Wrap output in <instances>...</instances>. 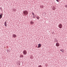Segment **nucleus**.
Segmentation results:
<instances>
[{"label":"nucleus","instance_id":"1","mask_svg":"<svg viewBox=\"0 0 67 67\" xmlns=\"http://www.w3.org/2000/svg\"><path fill=\"white\" fill-rule=\"evenodd\" d=\"M23 13L24 15H27L28 14V12L26 10L23 11Z\"/></svg>","mask_w":67,"mask_h":67},{"label":"nucleus","instance_id":"2","mask_svg":"<svg viewBox=\"0 0 67 67\" xmlns=\"http://www.w3.org/2000/svg\"><path fill=\"white\" fill-rule=\"evenodd\" d=\"M23 55H26L27 54V52L26 50H24L23 51Z\"/></svg>","mask_w":67,"mask_h":67},{"label":"nucleus","instance_id":"3","mask_svg":"<svg viewBox=\"0 0 67 67\" xmlns=\"http://www.w3.org/2000/svg\"><path fill=\"white\" fill-rule=\"evenodd\" d=\"M58 27L60 28V29H62L63 27V25L61 24H59L58 25Z\"/></svg>","mask_w":67,"mask_h":67},{"label":"nucleus","instance_id":"4","mask_svg":"<svg viewBox=\"0 0 67 67\" xmlns=\"http://www.w3.org/2000/svg\"><path fill=\"white\" fill-rule=\"evenodd\" d=\"M57 43L56 44V46L57 47H58V46H59V43H58V42H57Z\"/></svg>","mask_w":67,"mask_h":67},{"label":"nucleus","instance_id":"5","mask_svg":"<svg viewBox=\"0 0 67 67\" xmlns=\"http://www.w3.org/2000/svg\"><path fill=\"white\" fill-rule=\"evenodd\" d=\"M41 46H42V45L40 44H38L37 48H40V47H41Z\"/></svg>","mask_w":67,"mask_h":67},{"label":"nucleus","instance_id":"6","mask_svg":"<svg viewBox=\"0 0 67 67\" xmlns=\"http://www.w3.org/2000/svg\"><path fill=\"white\" fill-rule=\"evenodd\" d=\"M3 15V14H2L0 15V19H1L2 18V16Z\"/></svg>","mask_w":67,"mask_h":67},{"label":"nucleus","instance_id":"7","mask_svg":"<svg viewBox=\"0 0 67 67\" xmlns=\"http://www.w3.org/2000/svg\"><path fill=\"white\" fill-rule=\"evenodd\" d=\"M30 23L31 25H32V24H34V22L33 21H31L30 22Z\"/></svg>","mask_w":67,"mask_h":67},{"label":"nucleus","instance_id":"8","mask_svg":"<svg viewBox=\"0 0 67 67\" xmlns=\"http://www.w3.org/2000/svg\"><path fill=\"white\" fill-rule=\"evenodd\" d=\"M13 36L14 37H16V36L14 34L13 35Z\"/></svg>","mask_w":67,"mask_h":67},{"label":"nucleus","instance_id":"9","mask_svg":"<svg viewBox=\"0 0 67 67\" xmlns=\"http://www.w3.org/2000/svg\"><path fill=\"white\" fill-rule=\"evenodd\" d=\"M7 22L5 21L4 23V25L5 26L7 27Z\"/></svg>","mask_w":67,"mask_h":67},{"label":"nucleus","instance_id":"10","mask_svg":"<svg viewBox=\"0 0 67 67\" xmlns=\"http://www.w3.org/2000/svg\"><path fill=\"white\" fill-rule=\"evenodd\" d=\"M60 51L62 52L63 53H64V50L63 49H62L60 50Z\"/></svg>","mask_w":67,"mask_h":67},{"label":"nucleus","instance_id":"11","mask_svg":"<svg viewBox=\"0 0 67 67\" xmlns=\"http://www.w3.org/2000/svg\"><path fill=\"white\" fill-rule=\"evenodd\" d=\"M20 58H23L24 56L23 55H21L20 56Z\"/></svg>","mask_w":67,"mask_h":67},{"label":"nucleus","instance_id":"12","mask_svg":"<svg viewBox=\"0 0 67 67\" xmlns=\"http://www.w3.org/2000/svg\"><path fill=\"white\" fill-rule=\"evenodd\" d=\"M40 8H44V6L43 5L40 6Z\"/></svg>","mask_w":67,"mask_h":67},{"label":"nucleus","instance_id":"13","mask_svg":"<svg viewBox=\"0 0 67 67\" xmlns=\"http://www.w3.org/2000/svg\"><path fill=\"white\" fill-rule=\"evenodd\" d=\"M36 18L37 19H38V20L39 19V17H38V16H37Z\"/></svg>","mask_w":67,"mask_h":67},{"label":"nucleus","instance_id":"14","mask_svg":"<svg viewBox=\"0 0 67 67\" xmlns=\"http://www.w3.org/2000/svg\"><path fill=\"white\" fill-rule=\"evenodd\" d=\"M54 40V41H57V39H56V38H55Z\"/></svg>","mask_w":67,"mask_h":67},{"label":"nucleus","instance_id":"15","mask_svg":"<svg viewBox=\"0 0 67 67\" xmlns=\"http://www.w3.org/2000/svg\"><path fill=\"white\" fill-rule=\"evenodd\" d=\"M19 63V65H21V64H20V61H19L18 62Z\"/></svg>","mask_w":67,"mask_h":67},{"label":"nucleus","instance_id":"16","mask_svg":"<svg viewBox=\"0 0 67 67\" xmlns=\"http://www.w3.org/2000/svg\"><path fill=\"white\" fill-rule=\"evenodd\" d=\"M55 7H54L53 8V10H55Z\"/></svg>","mask_w":67,"mask_h":67},{"label":"nucleus","instance_id":"17","mask_svg":"<svg viewBox=\"0 0 67 67\" xmlns=\"http://www.w3.org/2000/svg\"><path fill=\"white\" fill-rule=\"evenodd\" d=\"M33 18H36V16H32Z\"/></svg>","mask_w":67,"mask_h":67},{"label":"nucleus","instance_id":"18","mask_svg":"<svg viewBox=\"0 0 67 67\" xmlns=\"http://www.w3.org/2000/svg\"><path fill=\"white\" fill-rule=\"evenodd\" d=\"M38 67H42V66L41 65H40Z\"/></svg>","mask_w":67,"mask_h":67},{"label":"nucleus","instance_id":"19","mask_svg":"<svg viewBox=\"0 0 67 67\" xmlns=\"http://www.w3.org/2000/svg\"><path fill=\"white\" fill-rule=\"evenodd\" d=\"M30 58L31 59H33V57H30Z\"/></svg>","mask_w":67,"mask_h":67},{"label":"nucleus","instance_id":"20","mask_svg":"<svg viewBox=\"0 0 67 67\" xmlns=\"http://www.w3.org/2000/svg\"><path fill=\"white\" fill-rule=\"evenodd\" d=\"M65 7H66V8H67V5H65Z\"/></svg>","mask_w":67,"mask_h":67},{"label":"nucleus","instance_id":"21","mask_svg":"<svg viewBox=\"0 0 67 67\" xmlns=\"http://www.w3.org/2000/svg\"><path fill=\"white\" fill-rule=\"evenodd\" d=\"M56 0V1H57V2H59V0Z\"/></svg>","mask_w":67,"mask_h":67},{"label":"nucleus","instance_id":"22","mask_svg":"<svg viewBox=\"0 0 67 67\" xmlns=\"http://www.w3.org/2000/svg\"><path fill=\"white\" fill-rule=\"evenodd\" d=\"M9 50H7V52H9Z\"/></svg>","mask_w":67,"mask_h":67},{"label":"nucleus","instance_id":"23","mask_svg":"<svg viewBox=\"0 0 67 67\" xmlns=\"http://www.w3.org/2000/svg\"><path fill=\"white\" fill-rule=\"evenodd\" d=\"M0 9H1V11H2V9L1 8V7H0Z\"/></svg>","mask_w":67,"mask_h":67},{"label":"nucleus","instance_id":"24","mask_svg":"<svg viewBox=\"0 0 67 67\" xmlns=\"http://www.w3.org/2000/svg\"><path fill=\"white\" fill-rule=\"evenodd\" d=\"M32 15H34V13H33L32 14Z\"/></svg>","mask_w":67,"mask_h":67},{"label":"nucleus","instance_id":"25","mask_svg":"<svg viewBox=\"0 0 67 67\" xmlns=\"http://www.w3.org/2000/svg\"><path fill=\"white\" fill-rule=\"evenodd\" d=\"M56 41H55L54 42L55 43V42H56Z\"/></svg>","mask_w":67,"mask_h":67},{"label":"nucleus","instance_id":"26","mask_svg":"<svg viewBox=\"0 0 67 67\" xmlns=\"http://www.w3.org/2000/svg\"><path fill=\"white\" fill-rule=\"evenodd\" d=\"M33 13V12H32V14H33V13Z\"/></svg>","mask_w":67,"mask_h":67},{"label":"nucleus","instance_id":"27","mask_svg":"<svg viewBox=\"0 0 67 67\" xmlns=\"http://www.w3.org/2000/svg\"><path fill=\"white\" fill-rule=\"evenodd\" d=\"M56 41V42H57L58 41V40H57Z\"/></svg>","mask_w":67,"mask_h":67}]
</instances>
